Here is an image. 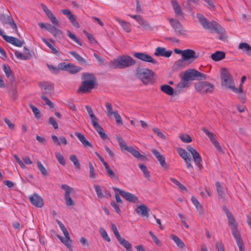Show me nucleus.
<instances>
[{
    "instance_id": "f257e3e1",
    "label": "nucleus",
    "mask_w": 251,
    "mask_h": 251,
    "mask_svg": "<svg viewBox=\"0 0 251 251\" xmlns=\"http://www.w3.org/2000/svg\"><path fill=\"white\" fill-rule=\"evenodd\" d=\"M197 17L199 19L200 23L204 29L214 30L220 36V39L224 41L226 39V36L225 29L217 22L214 21L209 22L201 13L197 14Z\"/></svg>"
},
{
    "instance_id": "f03ea898",
    "label": "nucleus",
    "mask_w": 251,
    "mask_h": 251,
    "mask_svg": "<svg viewBox=\"0 0 251 251\" xmlns=\"http://www.w3.org/2000/svg\"><path fill=\"white\" fill-rule=\"evenodd\" d=\"M81 78L82 81L78 89L79 93H85L90 92L96 84L97 79L93 73H83Z\"/></svg>"
},
{
    "instance_id": "7ed1b4c3",
    "label": "nucleus",
    "mask_w": 251,
    "mask_h": 251,
    "mask_svg": "<svg viewBox=\"0 0 251 251\" xmlns=\"http://www.w3.org/2000/svg\"><path fill=\"white\" fill-rule=\"evenodd\" d=\"M135 75L146 85L151 84L154 81L155 73L151 70L147 68L137 67Z\"/></svg>"
},
{
    "instance_id": "20e7f679",
    "label": "nucleus",
    "mask_w": 251,
    "mask_h": 251,
    "mask_svg": "<svg viewBox=\"0 0 251 251\" xmlns=\"http://www.w3.org/2000/svg\"><path fill=\"white\" fill-rule=\"evenodd\" d=\"M136 64V61L129 55H123L114 59L111 65L113 69H125Z\"/></svg>"
},
{
    "instance_id": "39448f33",
    "label": "nucleus",
    "mask_w": 251,
    "mask_h": 251,
    "mask_svg": "<svg viewBox=\"0 0 251 251\" xmlns=\"http://www.w3.org/2000/svg\"><path fill=\"white\" fill-rule=\"evenodd\" d=\"M221 76L222 86L227 87L232 90L233 91H237V89L233 85L234 82L232 80L231 75L226 69H222Z\"/></svg>"
},
{
    "instance_id": "423d86ee",
    "label": "nucleus",
    "mask_w": 251,
    "mask_h": 251,
    "mask_svg": "<svg viewBox=\"0 0 251 251\" xmlns=\"http://www.w3.org/2000/svg\"><path fill=\"white\" fill-rule=\"evenodd\" d=\"M196 79L199 80L206 79V75L197 70L192 69L186 71L182 77V80L186 81L193 80Z\"/></svg>"
},
{
    "instance_id": "0eeeda50",
    "label": "nucleus",
    "mask_w": 251,
    "mask_h": 251,
    "mask_svg": "<svg viewBox=\"0 0 251 251\" xmlns=\"http://www.w3.org/2000/svg\"><path fill=\"white\" fill-rule=\"evenodd\" d=\"M195 89L198 92L201 93L211 92L214 88V86L206 81H199L195 83Z\"/></svg>"
},
{
    "instance_id": "6e6552de",
    "label": "nucleus",
    "mask_w": 251,
    "mask_h": 251,
    "mask_svg": "<svg viewBox=\"0 0 251 251\" xmlns=\"http://www.w3.org/2000/svg\"><path fill=\"white\" fill-rule=\"evenodd\" d=\"M169 22L177 36L185 35L187 30L184 29L182 25L177 20L170 19Z\"/></svg>"
},
{
    "instance_id": "1a4fd4ad",
    "label": "nucleus",
    "mask_w": 251,
    "mask_h": 251,
    "mask_svg": "<svg viewBox=\"0 0 251 251\" xmlns=\"http://www.w3.org/2000/svg\"><path fill=\"white\" fill-rule=\"evenodd\" d=\"M38 25L41 28H45L55 37L60 38L62 34V31L61 30L50 24L39 23H38Z\"/></svg>"
},
{
    "instance_id": "9d476101",
    "label": "nucleus",
    "mask_w": 251,
    "mask_h": 251,
    "mask_svg": "<svg viewBox=\"0 0 251 251\" xmlns=\"http://www.w3.org/2000/svg\"><path fill=\"white\" fill-rule=\"evenodd\" d=\"M133 56L136 58L145 62L151 63L153 64H156L158 63L156 60L145 52H134Z\"/></svg>"
},
{
    "instance_id": "9b49d317",
    "label": "nucleus",
    "mask_w": 251,
    "mask_h": 251,
    "mask_svg": "<svg viewBox=\"0 0 251 251\" xmlns=\"http://www.w3.org/2000/svg\"><path fill=\"white\" fill-rule=\"evenodd\" d=\"M113 189L116 193L118 192L119 194L130 202H136L138 201V198L132 194L126 192L117 187H113Z\"/></svg>"
},
{
    "instance_id": "f8f14e48",
    "label": "nucleus",
    "mask_w": 251,
    "mask_h": 251,
    "mask_svg": "<svg viewBox=\"0 0 251 251\" xmlns=\"http://www.w3.org/2000/svg\"><path fill=\"white\" fill-rule=\"evenodd\" d=\"M28 199L31 203L37 207H42L44 206L43 199L37 193L28 196Z\"/></svg>"
},
{
    "instance_id": "ddd939ff",
    "label": "nucleus",
    "mask_w": 251,
    "mask_h": 251,
    "mask_svg": "<svg viewBox=\"0 0 251 251\" xmlns=\"http://www.w3.org/2000/svg\"><path fill=\"white\" fill-rule=\"evenodd\" d=\"M223 209L225 211L226 217L228 219V223L230 228H234L237 227V224L236 222V220L233 217L231 212L228 210L227 207L225 205L223 206Z\"/></svg>"
},
{
    "instance_id": "4468645a",
    "label": "nucleus",
    "mask_w": 251,
    "mask_h": 251,
    "mask_svg": "<svg viewBox=\"0 0 251 251\" xmlns=\"http://www.w3.org/2000/svg\"><path fill=\"white\" fill-rule=\"evenodd\" d=\"M153 154L155 156L157 160L159 162L161 167L165 170L168 169V165L166 162L165 158L157 150L153 149L151 150Z\"/></svg>"
},
{
    "instance_id": "2eb2a0df",
    "label": "nucleus",
    "mask_w": 251,
    "mask_h": 251,
    "mask_svg": "<svg viewBox=\"0 0 251 251\" xmlns=\"http://www.w3.org/2000/svg\"><path fill=\"white\" fill-rule=\"evenodd\" d=\"M42 93L44 94H50L53 90L52 84L48 82H40L39 84Z\"/></svg>"
},
{
    "instance_id": "dca6fc26",
    "label": "nucleus",
    "mask_w": 251,
    "mask_h": 251,
    "mask_svg": "<svg viewBox=\"0 0 251 251\" xmlns=\"http://www.w3.org/2000/svg\"><path fill=\"white\" fill-rule=\"evenodd\" d=\"M129 16L134 19L140 24L143 29L150 30L151 29V26L150 24L145 21L140 15H130Z\"/></svg>"
},
{
    "instance_id": "f3484780",
    "label": "nucleus",
    "mask_w": 251,
    "mask_h": 251,
    "mask_svg": "<svg viewBox=\"0 0 251 251\" xmlns=\"http://www.w3.org/2000/svg\"><path fill=\"white\" fill-rule=\"evenodd\" d=\"M135 211L142 217H149L150 210L146 205L142 204L137 207Z\"/></svg>"
},
{
    "instance_id": "a211bd4d",
    "label": "nucleus",
    "mask_w": 251,
    "mask_h": 251,
    "mask_svg": "<svg viewBox=\"0 0 251 251\" xmlns=\"http://www.w3.org/2000/svg\"><path fill=\"white\" fill-rule=\"evenodd\" d=\"M172 53V50H166L165 48L158 47L155 49L154 55L156 56H164L165 57H169L171 55Z\"/></svg>"
},
{
    "instance_id": "6ab92c4d",
    "label": "nucleus",
    "mask_w": 251,
    "mask_h": 251,
    "mask_svg": "<svg viewBox=\"0 0 251 251\" xmlns=\"http://www.w3.org/2000/svg\"><path fill=\"white\" fill-rule=\"evenodd\" d=\"M171 4L175 11L176 16L183 18L184 17V13L177 1L176 0H172Z\"/></svg>"
},
{
    "instance_id": "aec40b11",
    "label": "nucleus",
    "mask_w": 251,
    "mask_h": 251,
    "mask_svg": "<svg viewBox=\"0 0 251 251\" xmlns=\"http://www.w3.org/2000/svg\"><path fill=\"white\" fill-rule=\"evenodd\" d=\"M196 52L190 49H187L183 51L182 58L185 61L190 59H196L198 58V55H196Z\"/></svg>"
},
{
    "instance_id": "412c9836",
    "label": "nucleus",
    "mask_w": 251,
    "mask_h": 251,
    "mask_svg": "<svg viewBox=\"0 0 251 251\" xmlns=\"http://www.w3.org/2000/svg\"><path fill=\"white\" fill-rule=\"evenodd\" d=\"M126 151L140 160H144L146 158V156L141 154L137 150L131 146H129Z\"/></svg>"
},
{
    "instance_id": "4be33fe9",
    "label": "nucleus",
    "mask_w": 251,
    "mask_h": 251,
    "mask_svg": "<svg viewBox=\"0 0 251 251\" xmlns=\"http://www.w3.org/2000/svg\"><path fill=\"white\" fill-rule=\"evenodd\" d=\"M63 69L68 71L71 74H75L80 71L82 68L79 66L68 64L66 65Z\"/></svg>"
},
{
    "instance_id": "5701e85b",
    "label": "nucleus",
    "mask_w": 251,
    "mask_h": 251,
    "mask_svg": "<svg viewBox=\"0 0 251 251\" xmlns=\"http://www.w3.org/2000/svg\"><path fill=\"white\" fill-rule=\"evenodd\" d=\"M75 135L85 147H93L92 144L87 140L84 135L80 132H76Z\"/></svg>"
},
{
    "instance_id": "b1692460",
    "label": "nucleus",
    "mask_w": 251,
    "mask_h": 251,
    "mask_svg": "<svg viewBox=\"0 0 251 251\" xmlns=\"http://www.w3.org/2000/svg\"><path fill=\"white\" fill-rule=\"evenodd\" d=\"M194 162L197 167L200 170H201L202 168V165L201 163L202 161L201 157L199 153L196 151L193 153L192 154Z\"/></svg>"
},
{
    "instance_id": "393cba45",
    "label": "nucleus",
    "mask_w": 251,
    "mask_h": 251,
    "mask_svg": "<svg viewBox=\"0 0 251 251\" xmlns=\"http://www.w3.org/2000/svg\"><path fill=\"white\" fill-rule=\"evenodd\" d=\"M107 116L109 118H111L112 116H114L117 124L120 125H123V121L121 117L116 111H107Z\"/></svg>"
},
{
    "instance_id": "a878e982",
    "label": "nucleus",
    "mask_w": 251,
    "mask_h": 251,
    "mask_svg": "<svg viewBox=\"0 0 251 251\" xmlns=\"http://www.w3.org/2000/svg\"><path fill=\"white\" fill-rule=\"evenodd\" d=\"M225 53L223 51H217L211 55V58L212 60L215 61H218L222 60L225 57Z\"/></svg>"
},
{
    "instance_id": "bb28decb",
    "label": "nucleus",
    "mask_w": 251,
    "mask_h": 251,
    "mask_svg": "<svg viewBox=\"0 0 251 251\" xmlns=\"http://www.w3.org/2000/svg\"><path fill=\"white\" fill-rule=\"evenodd\" d=\"M69 53L73 56L75 59L79 62V63L81 64L87 65L88 63L87 61L84 59L82 57H81L79 54H78L76 52L74 51H70Z\"/></svg>"
},
{
    "instance_id": "cd10ccee",
    "label": "nucleus",
    "mask_w": 251,
    "mask_h": 251,
    "mask_svg": "<svg viewBox=\"0 0 251 251\" xmlns=\"http://www.w3.org/2000/svg\"><path fill=\"white\" fill-rule=\"evenodd\" d=\"M3 70L7 77L9 78L12 82L14 80V77L12 70L8 65H3Z\"/></svg>"
},
{
    "instance_id": "c85d7f7f",
    "label": "nucleus",
    "mask_w": 251,
    "mask_h": 251,
    "mask_svg": "<svg viewBox=\"0 0 251 251\" xmlns=\"http://www.w3.org/2000/svg\"><path fill=\"white\" fill-rule=\"evenodd\" d=\"M238 48L251 56V47L249 44L245 42L241 43L239 44Z\"/></svg>"
},
{
    "instance_id": "c756f323",
    "label": "nucleus",
    "mask_w": 251,
    "mask_h": 251,
    "mask_svg": "<svg viewBox=\"0 0 251 251\" xmlns=\"http://www.w3.org/2000/svg\"><path fill=\"white\" fill-rule=\"evenodd\" d=\"M13 20V18L10 15L6 14L0 15V21L4 24L9 25Z\"/></svg>"
},
{
    "instance_id": "7c9ffc66",
    "label": "nucleus",
    "mask_w": 251,
    "mask_h": 251,
    "mask_svg": "<svg viewBox=\"0 0 251 251\" xmlns=\"http://www.w3.org/2000/svg\"><path fill=\"white\" fill-rule=\"evenodd\" d=\"M161 90L168 95L172 96L174 94V89L168 85H163L161 87Z\"/></svg>"
},
{
    "instance_id": "2f4dec72",
    "label": "nucleus",
    "mask_w": 251,
    "mask_h": 251,
    "mask_svg": "<svg viewBox=\"0 0 251 251\" xmlns=\"http://www.w3.org/2000/svg\"><path fill=\"white\" fill-rule=\"evenodd\" d=\"M177 151L179 155L184 160L191 158L189 153L183 149L178 148L177 149Z\"/></svg>"
},
{
    "instance_id": "473e14b6",
    "label": "nucleus",
    "mask_w": 251,
    "mask_h": 251,
    "mask_svg": "<svg viewBox=\"0 0 251 251\" xmlns=\"http://www.w3.org/2000/svg\"><path fill=\"white\" fill-rule=\"evenodd\" d=\"M118 241H119V243L123 247H124L126 250H129L131 249V244L124 238L121 237L118 240Z\"/></svg>"
},
{
    "instance_id": "72a5a7b5",
    "label": "nucleus",
    "mask_w": 251,
    "mask_h": 251,
    "mask_svg": "<svg viewBox=\"0 0 251 251\" xmlns=\"http://www.w3.org/2000/svg\"><path fill=\"white\" fill-rule=\"evenodd\" d=\"M105 171L107 175L111 178L118 179V177L115 174V173L111 169L109 165H105Z\"/></svg>"
},
{
    "instance_id": "f704fd0d",
    "label": "nucleus",
    "mask_w": 251,
    "mask_h": 251,
    "mask_svg": "<svg viewBox=\"0 0 251 251\" xmlns=\"http://www.w3.org/2000/svg\"><path fill=\"white\" fill-rule=\"evenodd\" d=\"M117 21L126 32H130L131 28L130 27V25L129 23L126 22L120 19H118Z\"/></svg>"
},
{
    "instance_id": "c9c22d12",
    "label": "nucleus",
    "mask_w": 251,
    "mask_h": 251,
    "mask_svg": "<svg viewBox=\"0 0 251 251\" xmlns=\"http://www.w3.org/2000/svg\"><path fill=\"white\" fill-rule=\"evenodd\" d=\"M42 40L43 42L51 50L52 53L56 55L59 53V51L56 49L50 42H49L45 38L43 37Z\"/></svg>"
},
{
    "instance_id": "e433bc0d",
    "label": "nucleus",
    "mask_w": 251,
    "mask_h": 251,
    "mask_svg": "<svg viewBox=\"0 0 251 251\" xmlns=\"http://www.w3.org/2000/svg\"><path fill=\"white\" fill-rule=\"evenodd\" d=\"M232 234L234 236L236 242L242 240L240 233L237 227L231 228Z\"/></svg>"
},
{
    "instance_id": "4c0bfd02",
    "label": "nucleus",
    "mask_w": 251,
    "mask_h": 251,
    "mask_svg": "<svg viewBox=\"0 0 251 251\" xmlns=\"http://www.w3.org/2000/svg\"><path fill=\"white\" fill-rule=\"evenodd\" d=\"M171 238L176 244V245L179 247H180L181 248H183L184 247V246H185L184 243L177 236H176L174 234H172L171 235Z\"/></svg>"
},
{
    "instance_id": "58836bf2",
    "label": "nucleus",
    "mask_w": 251,
    "mask_h": 251,
    "mask_svg": "<svg viewBox=\"0 0 251 251\" xmlns=\"http://www.w3.org/2000/svg\"><path fill=\"white\" fill-rule=\"evenodd\" d=\"M89 116L91 118L92 124L93 126L99 124V119L94 115L93 111H88Z\"/></svg>"
},
{
    "instance_id": "ea45409f",
    "label": "nucleus",
    "mask_w": 251,
    "mask_h": 251,
    "mask_svg": "<svg viewBox=\"0 0 251 251\" xmlns=\"http://www.w3.org/2000/svg\"><path fill=\"white\" fill-rule=\"evenodd\" d=\"M201 130L204 132L205 134L209 137L210 140L212 143V144L216 141V140L214 137V134L210 132L208 129H207L205 127H203L201 128Z\"/></svg>"
},
{
    "instance_id": "a19ab883",
    "label": "nucleus",
    "mask_w": 251,
    "mask_h": 251,
    "mask_svg": "<svg viewBox=\"0 0 251 251\" xmlns=\"http://www.w3.org/2000/svg\"><path fill=\"white\" fill-rule=\"evenodd\" d=\"M70 159L74 163L75 168L77 169H80V165L79 161L75 155H71L70 157Z\"/></svg>"
},
{
    "instance_id": "79ce46f5",
    "label": "nucleus",
    "mask_w": 251,
    "mask_h": 251,
    "mask_svg": "<svg viewBox=\"0 0 251 251\" xmlns=\"http://www.w3.org/2000/svg\"><path fill=\"white\" fill-rule=\"evenodd\" d=\"M139 167L141 170L143 172L145 177L149 178L150 176L149 171L147 167L143 164H139Z\"/></svg>"
},
{
    "instance_id": "37998d69",
    "label": "nucleus",
    "mask_w": 251,
    "mask_h": 251,
    "mask_svg": "<svg viewBox=\"0 0 251 251\" xmlns=\"http://www.w3.org/2000/svg\"><path fill=\"white\" fill-rule=\"evenodd\" d=\"M89 176L91 178H95L97 176V173L92 163H89Z\"/></svg>"
},
{
    "instance_id": "c03bdc74",
    "label": "nucleus",
    "mask_w": 251,
    "mask_h": 251,
    "mask_svg": "<svg viewBox=\"0 0 251 251\" xmlns=\"http://www.w3.org/2000/svg\"><path fill=\"white\" fill-rule=\"evenodd\" d=\"M37 166L39 170L40 171L42 175L44 176L48 175V173L46 169L44 167L41 162L39 161L37 162Z\"/></svg>"
},
{
    "instance_id": "a18cd8bd",
    "label": "nucleus",
    "mask_w": 251,
    "mask_h": 251,
    "mask_svg": "<svg viewBox=\"0 0 251 251\" xmlns=\"http://www.w3.org/2000/svg\"><path fill=\"white\" fill-rule=\"evenodd\" d=\"M41 98L46 104L49 106V108H54L53 103L44 95L41 96Z\"/></svg>"
},
{
    "instance_id": "49530a36",
    "label": "nucleus",
    "mask_w": 251,
    "mask_h": 251,
    "mask_svg": "<svg viewBox=\"0 0 251 251\" xmlns=\"http://www.w3.org/2000/svg\"><path fill=\"white\" fill-rule=\"evenodd\" d=\"M179 138L184 143H190L192 141V138L190 136L186 134H181L179 135Z\"/></svg>"
},
{
    "instance_id": "de8ad7c7",
    "label": "nucleus",
    "mask_w": 251,
    "mask_h": 251,
    "mask_svg": "<svg viewBox=\"0 0 251 251\" xmlns=\"http://www.w3.org/2000/svg\"><path fill=\"white\" fill-rule=\"evenodd\" d=\"M55 157L58 162L63 166L65 165V161L64 156L59 152H57L55 154Z\"/></svg>"
},
{
    "instance_id": "09e8293b",
    "label": "nucleus",
    "mask_w": 251,
    "mask_h": 251,
    "mask_svg": "<svg viewBox=\"0 0 251 251\" xmlns=\"http://www.w3.org/2000/svg\"><path fill=\"white\" fill-rule=\"evenodd\" d=\"M65 200L66 204L68 206L74 205L75 204L74 201L71 198L70 194H69L68 192L67 193V195H65Z\"/></svg>"
},
{
    "instance_id": "8fccbe9b",
    "label": "nucleus",
    "mask_w": 251,
    "mask_h": 251,
    "mask_svg": "<svg viewBox=\"0 0 251 251\" xmlns=\"http://www.w3.org/2000/svg\"><path fill=\"white\" fill-rule=\"evenodd\" d=\"M116 138L120 147L126 150L129 147L126 145L125 141L123 140V139L121 137H117Z\"/></svg>"
},
{
    "instance_id": "3c124183",
    "label": "nucleus",
    "mask_w": 251,
    "mask_h": 251,
    "mask_svg": "<svg viewBox=\"0 0 251 251\" xmlns=\"http://www.w3.org/2000/svg\"><path fill=\"white\" fill-rule=\"evenodd\" d=\"M215 185L216 186L217 191L218 195L222 197L224 193V188L220 185V182L218 181H217L215 183Z\"/></svg>"
},
{
    "instance_id": "603ef678",
    "label": "nucleus",
    "mask_w": 251,
    "mask_h": 251,
    "mask_svg": "<svg viewBox=\"0 0 251 251\" xmlns=\"http://www.w3.org/2000/svg\"><path fill=\"white\" fill-rule=\"evenodd\" d=\"M94 188L98 198L101 199L104 197V195H103L101 190V188L99 185H95Z\"/></svg>"
},
{
    "instance_id": "864d4df0",
    "label": "nucleus",
    "mask_w": 251,
    "mask_h": 251,
    "mask_svg": "<svg viewBox=\"0 0 251 251\" xmlns=\"http://www.w3.org/2000/svg\"><path fill=\"white\" fill-rule=\"evenodd\" d=\"M100 232L103 239H104L106 241L108 242L110 241V238H109L108 234H107L106 231L103 228L100 227Z\"/></svg>"
},
{
    "instance_id": "5fc2aeb1",
    "label": "nucleus",
    "mask_w": 251,
    "mask_h": 251,
    "mask_svg": "<svg viewBox=\"0 0 251 251\" xmlns=\"http://www.w3.org/2000/svg\"><path fill=\"white\" fill-rule=\"evenodd\" d=\"M67 35L72 40L74 41L77 44L82 46V43L78 40L76 36L69 30L67 31Z\"/></svg>"
},
{
    "instance_id": "6e6d98bb",
    "label": "nucleus",
    "mask_w": 251,
    "mask_h": 251,
    "mask_svg": "<svg viewBox=\"0 0 251 251\" xmlns=\"http://www.w3.org/2000/svg\"><path fill=\"white\" fill-rule=\"evenodd\" d=\"M111 228L117 239L118 240L119 239H120L121 237V236L118 230V229L116 225L114 224H111Z\"/></svg>"
},
{
    "instance_id": "4d7b16f0",
    "label": "nucleus",
    "mask_w": 251,
    "mask_h": 251,
    "mask_svg": "<svg viewBox=\"0 0 251 251\" xmlns=\"http://www.w3.org/2000/svg\"><path fill=\"white\" fill-rule=\"evenodd\" d=\"M83 33L85 34V35L87 37L89 41L93 44H94L97 42L96 39H95L94 37L90 33H88L86 30L83 31Z\"/></svg>"
},
{
    "instance_id": "13d9d810",
    "label": "nucleus",
    "mask_w": 251,
    "mask_h": 251,
    "mask_svg": "<svg viewBox=\"0 0 251 251\" xmlns=\"http://www.w3.org/2000/svg\"><path fill=\"white\" fill-rule=\"evenodd\" d=\"M171 181L178 186L182 190H186V188L174 178H170Z\"/></svg>"
},
{
    "instance_id": "bf43d9fd",
    "label": "nucleus",
    "mask_w": 251,
    "mask_h": 251,
    "mask_svg": "<svg viewBox=\"0 0 251 251\" xmlns=\"http://www.w3.org/2000/svg\"><path fill=\"white\" fill-rule=\"evenodd\" d=\"M188 81L182 80L181 79V81L178 84L177 88V89H179V88L182 89V88L188 87L189 86Z\"/></svg>"
},
{
    "instance_id": "052dcab7",
    "label": "nucleus",
    "mask_w": 251,
    "mask_h": 251,
    "mask_svg": "<svg viewBox=\"0 0 251 251\" xmlns=\"http://www.w3.org/2000/svg\"><path fill=\"white\" fill-rule=\"evenodd\" d=\"M3 38L7 42L13 45L14 41L16 40L15 37H12V36H8L6 35H3Z\"/></svg>"
},
{
    "instance_id": "680f3d73",
    "label": "nucleus",
    "mask_w": 251,
    "mask_h": 251,
    "mask_svg": "<svg viewBox=\"0 0 251 251\" xmlns=\"http://www.w3.org/2000/svg\"><path fill=\"white\" fill-rule=\"evenodd\" d=\"M15 54L17 58L21 60H26L27 59V56L21 53V52L16 50L15 52Z\"/></svg>"
},
{
    "instance_id": "e2e57ef3",
    "label": "nucleus",
    "mask_w": 251,
    "mask_h": 251,
    "mask_svg": "<svg viewBox=\"0 0 251 251\" xmlns=\"http://www.w3.org/2000/svg\"><path fill=\"white\" fill-rule=\"evenodd\" d=\"M152 130L159 137L163 139H166V136L160 131V130L159 128H153L152 129Z\"/></svg>"
},
{
    "instance_id": "0e129e2a",
    "label": "nucleus",
    "mask_w": 251,
    "mask_h": 251,
    "mask_svg": "<svg viewBox=\"0 0 251 251\" xmlns=\"http://www.w3.org/2000/svg\"><path fill=\"white\" fill-rule=\"evenodd\" d=\"M49 123L53 126L54 129H56L58 128V124L53 117H51L49 118Z\"/></svg>"
},
{
    "instance_id": "69168bd1",
    "label": "nucleus",
    "mask_w": 251,
    "mask_h": 251,
    "mask_svg": "<svg viewBox=\"0 0 251 251\" xmlns=\"http://www.w3.org/2000/svg\"><path fill=\"white\" fill-rule=\"evenodd\" d=\"M51 22L55 26H57L59 25V23L56 17L53 15V13L51 14L50 15L48 16Z\"/></svg>"
},
{
    "instance_id": "338daca9",
    "label": "nucleus",
    "mask_w": 251,
    "mask_h": 251,
    "mask_svg": "<svg viewBox=\"0 0 251 251\" xmlns=\"http://www.w3.org/2000/svg\"><path fill=\"white\" fill-rule=\"evenodd\" d=\"M11 27L12 28V29H13L16 33V34H17V35L19 37H21V36L20 35V33L18 30V27H17V26L16 25V24H15V22L13 20L11 23H10L9 24Z\"/></svg>"
},
{
    "instance_id": "774afa93",
    "label": "nucleus",
    "mask_w": 251,
    "mask_h": 251,
    "mask_svg": "<svg viewBox=\"0 0 251 251\" xmlns=\"http://www.w3.org/2000/svg\"><path fill=\"white\" fill-rule=\"evenodd\" d=\"M72 242V240L70 238V239H65L63 243L70 250L72 251V246L71 245V243Z\"/></svg>"
}]
</instances>
